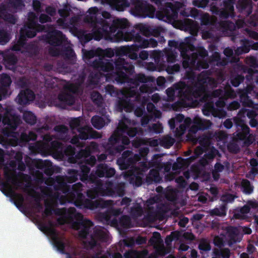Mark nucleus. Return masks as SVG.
I'll use <instances>...</instances> for the list:
<instances>
[{
  "instance_id": "obj_1",
  "label": "nucleus",
  "mask_w": 258,
  "mask_h": 258,
  "mask_svg": "<svg viewBox=\"0 0 258 258\" xmlns=\"http://www.w3.org/2000/svg\"><path fill=\"white\" fill-rule=\"evenodd\" d=\"M116 75L115 81L117 84H122L130 83L131 87L127 90V94L131 97L138 96L141 93L151 94L155 90V87L147 84H143L139 87L140 83H154L155 78L152 76H147L142 73L136 74L133 78H130L135 72V67L132 62L119 58L115 61Z\"/></svg>"
},
{
  "instance_id": "obj_2",
  "label": "nucleus",
  "mask_w": 258,
  "mask_h": 258,
  "mask_svg": "<svg viewBox=\"0 0 258 258\" xmlns=\"http://www.w3.org/2000/svg\"><path fill=\"white\" fill-rule=\"evenodd\" d=\"M55 214L58 216H62V217L57 219L60 224H72L73 227L79 231V237L83 239H86L91 229L94 225L91 220L84 219L83 215L77 212L74 207H70L68 209L57 208L55 211Z\"/></svg>"
},
{
  "instance_id": "obj_3",
  "label": "nucleus",
  "mask_w": 258,
  "mask_h": 258,
  "mask_svg": "<svg viewBox=\"0 0 258 258\" xmlns=\"http://www.w3.org/2000/svg\"><path fill=\"white\" fill-rule=\"evenodd\" d=\"M130 119L123 116L119 121L116 130L108 139L109 145H114L120 143L124 146L130 145L131 141L124 134L131 138H133L138 134L139 131L136 127H130L128 124H130Z\"/></svg>"
},
{
  "instance_id": "obj_4",
  "label": "nucleus",
  "mask_w": 258,
  "mask_h": 258,
  "mask_svg": "<svg viewBox=\"0 0 258 258\" xmlns=\"http://www.w3.org/2000/svg\"><path fill=\"white\" fill-rule=\"evenodd\" d=\"M99 57L95 58L90 64V66L94 69L98 71H102L104 72H109L114 70V74L112 75L113 79L115 80L116 75L115 61L119 58L123 59L125 61L128 62L122 57L123 56H118L116 54V56L118 58L113 61L112 59H107L104 58V56L111 57L114 55V52L111 48L106 49L105 50L99 48Z\"/></svg>"
},
{
  "instance_id": "obj_5",
  "label": "nucleus",
  "mask_w": 258,
  "mask_h": 258,
  "mask_svg": "<svg viewBox=\"0 0 258 258\" xmlns=\"http://www.w3.org/2000/svg\"><path fill=\"white\" fill-rule=\"evenodd\" d=\"M84 22L90 24L92 29L91 33H85L83 32L80 35L79 39L82 43H87L93 39L97 41H99L102 38L105 39L104 30H103L100 25V23L98 18L96 16H86L84 18Z\"/></svg>"
},
{
  "instance_id": "obj_6",
  "label": "nucleus",
  "mask_w": 258,
  "mask_h": 258,
  "mask_svg": "<svg viewBox=\"0 0 258 258\" xmlns=\"http://www.w3.org/2000/svg\"><path fill=\"white\" fill-rule=\"evenodd\" d=\"M74 196V204L80 209H87L94 210L98 208H106L112 204L111 200H103L102 199L92 201L85 198V196L82 192H72Z\"/></svg>"
},
{
  "instance_id": "obj_7",
  "label": "nucleus",
  "mask_w": 258,
  "mask_h": 258,
  "mask_svg": "<svg viewBox=\"0 0 258 258\" xmlns=\"http://www.w3.org/2000/svg\"><path fill=\"white\" fill-rule=\"evenodd\" d=\"M98 20L103 30H104L105 39L107 40L111 39L117 30L124 31L129 26V23L125 18L114 19L111 24L101 18H98Z\"/></svg>"
},
{
  "instance_id": "obj_8",
  "label": "nucleus",
  "mask_w": 258,
  "mask_h": 258,
  "mask_svg": "<svg viewBox=\"0 0 258 258\" xmlns=\"http://www.w3.org/2000/svg\"><path fill=\"white\" fill-rule=\"evenodd\" d=\"M136 44L131 46H122L116 50V55L118 56H125L128 58L136 60L138 58L137 52L139 48H147L149 47L148 39L144 38L140 34H137L135 38Z\"/></svg>"
},
{
  "instance_id": "obj_9",
  "label": "nucleus",
  "mask_w": 258,
  "mask_h": 258,
  "mask_svg": "<svg viewBox=\"0 0 258 258\" xmlns=\"http://www.w3.org/2000/svg\"><path fill=\"white\" fill-rule=\"evenodd\" d=\"M131 13L135 16L143 18L148 17L153 18L155 8L146 2L142 0H131Z\"/></svg>"
},
{
  "instance_id": "obj_10",
  "label": "nucleus",
  "mask_w": 258,
  "mask_h": 258,
  "mask_svg": "<svg viewBox=\"0 0 258 258\" xmlns=\"http://www.w3.org/2000/svg\"><path fill=\"white\" fill-rule=\"evenodd\" d=\"M78 132L79 135L74 136L70 141L71 143L77 147H83L85 146V143L80 142V140H86L91 139H99L101 137L99 133L88 125L84 126L83 128L78 129Z\"/></svg>"
},
{
  "instance_id": "obj_11",
  "label": "nucleus",
  "mask_w": 258,
  "mask_h": 258,
  "mask_svg": "<svg viewBox=\"0 0 258 258\" xmlns=\"http://www.w3.org/2000/svg\"><path fill=\"white\" fill-rule=\"evenodd\" d=\"M41 231L46 230L51 237L53 245L61 254L67 255L68 258H70V254L66 251L67 243L65 242V238L63 236H59L56 230L53 228L43 225L39 228Z\"/></svg>"
},
{
  "instance_id": "obj_12",
  "label": "nucleus",
  "mask_w": 258,
  "mask_h": 258,
  "mask_svg": "<svg viewBox=\"0 0 258 258\" xmlns=\"http://www.w3.org/2000/svg\"><path fill=\"white\" fill-rule=\"evenodd\" d=\"M234 122L237 128L235 140L237 141H243L244 144L247 146L251 144L252 142L249 137L250 128L245 121L242 119L236 118L234 119Z\"/></svg>"
},
{
  "instance_id": "obj_13",
  "label": "nucleus",
  "mask_w": 258,
  "mask_h": 258,
  "mask_svg": "<svg viewBox=\"0 0 258 258\" xmlns=\"http://www.w3.org/2000/svg\"><path fill=\"white\" fill-rule=\"evenodd\" d=\"M47 32L46 34L43 36V38L50 45L60 46L66 44L67 38L60 31L53 30Z\"/></svg>"
},
{
  "instance_id": "obj_14",
  "label": "nucleus",
  "mask_w": 258,
  "mask_h": 258,
  "mask_svg": "<svg viewBox=\"0 0 258 258\" xmlns=\"http://www.w3.org/2000/svg\"><path fill=\"white\" fill-rule=\"evenodd\" d=\"M46 184L53 186L55 191H60L64 194H70L71 192V187L67 184L64 176L57 175L54 178H51L46 181Z\"/></svg>"
},
{
  "instance_id": "obj_15",
  "label": "nucleus",
  "mask_w": 258,
  "mask_h": 258,
  "mask_svg": "<svg viewBox=\"0 0 258 258\" xmlns=\"http://www.w3.org/2000/svg\"><path fill=\"white\" fill-rule=\"evenodd\" d=\"M181 85L184 87L185 100L189 101L191 100L194 97H200L207 90V87L196 83L192 86H189L184 82V84H181Z\"/></svg>"
},
{
  "instance_id": "obj_16",
  "label": "nucleus",
  "mask_w": 258,
  "mask_h": 258,
  "mask_svg": "<svg viewBox=\"0 0 258 258\" xmlns=\"http://www.w3.org/2000/svg\"><path fill=\"white\" fill-rule=\"evenodd\" d=\"M184 82H180L175 84L173 87L168 88L166 90V93L168 99L170 101H173L176 96H177L181 100H185L184 87L181 85Z\"/></svg>"
},
{
  "instance_id": "obj_17",
  "label": "nucleus",
  "mask_w": 258,
  "mask_h": 258,
  "mask_svg": "<svg viewBox=\"0 0 258 258\" xmlns=\"http://www.w3.org/2000/svg\"><path fill=\"white\" fill-rule=\"evenodd\" d=\"M125 186L123 182L113 184L109 183L106 188V194L107 196L115 198L122 197L125 194Z\"/></svg>"
},
{
  "instance_id": "obj_18",
  "label": "nucleus",
  "mask_w": 258,
  "mask_h": 258,
  "mask_svg": "<svg viewBox=\"0 0 258 258\" xmlns=\"http://www.w3.org/2000/svg\"><path fill=\"white\" fill-rule=\"evenodd\" d=\"M107 239V234L105 231L100 228L95 227L93 233L91 235V238L89 244L91 248H94L97 245L98 241L106 242Z\"/></svg>"
},
{
  "instance_id": "obj_19",
  "label": "nucleus",
  "mask_w": 258,
  "mask_h": 258,
  "mask_svg": "<svg viewBox=\"0 0 258 258\" xmlns=\"http://www.w3.org/2000/svg\"><path fill=\"white\" fill-rule=\"evenodd\" d=\"M138 33L135 31L131 32H124V31L119 30L117 31L113 38L109 40L111 42H119L122 41H134L135 42V38Z\"/></svg>"
},
{
  "instance_id": "obj_20",
  "label": "nucleus",
  "mask_w": 258,
  "mask_h": 258,
  "mask_svg": "<svg viewBox=\"0 0 258 258\" xmlns=\"http://www.w3.org/2000/svg\"><path fill=\"white\" fill-rule=\"evenodd\" d=\"M195 46L192 44L187 45L185 43H182L180 45V50L181 55H184L186 59L189 62L191 67L194 68L196 67V64L198 59L197 58V54H195L194 52L191 54H188L187 52L189 49L194 50Z\"/></svg>"
},
{
  "instance_id": "obj_21",
  "label": "nucleus",
  "mask_w": 258,
  "mask_h": 258,
  "mask_svg": "<svg viewBox=\"0 0 258 258\" xmlns=\"http://www.w3.org/2000/svg\"><path fill=\"white\" fill-rule=\"evenodd\" d=\"M35 94L31 90L27 89L21 90L17 96L16 101L21 105H26L35 99Z\"/></svg>"
},
{
  "instance_id": "obj_22",
  "label": "nucleus",
  "mask_w": 258,
  "mask_h": 258,
  "mask_svg": "<svg viewBox=\"0 0 258 258\" xmlns=\"http://www.w3.org/2000/svg\"><path fill=\"white\" fill-rule=\"evenodd\" d=\"M49 28H38L37 27L31 26L24 25V27L21 29L20 33L23 34L26 38H32L34 37L37 32H47L49 30Z\"/></svg>"
},
{
  "instance_id": "obj_23",
  "label": "nucleus",
  "mask_w": 258,
  "mask_h": 258,
  "mask_svg": "<svg viewBox=\"0 0 258 258\" xmlns=\"http://www.w3.org/2000/svg\"><path fill=\"white\" fill-rule=\"evenodd\" d=\"M115 172L113 168L109 167L105 164L101 163L96 167V174L100 178H110L114 175Z\"/></svg>"
},
{
  "instance_id": "obj_24",
  "label": "nucleus",
  "mask_w": 258,
  "mask_h": 258,
  "mask_svg": "<svg viewBox=\"0 0 258 258\" xmlns=\"http://www.w3.org/2000/svg\"><path fill=\"white\" fill-rule=\"evenodd\" d=\"M35 166L36 168L43 171L47 176H51L54 173L52 163L49 160L39 159L35 162Z\"/></svg>"
},
{
  "instance_id": "obj_25",
  "label": "nucleus",
  "mask_w": 258,
  "mask_h": 258,
  "mask_svg": "<svg viewBox=\"0 0 258 258\" xmlns=\"http://www.w3.org/2000/svg\"><path fill=\"white\" fill-rule=\"evenodd\" d=\"M0 18L6 22L12 24H15L17 19L15 16L9 13V7L5 4L0 5Z\"/></svg>"
},
{
  "instance_id": "obj_26",
  "label": "nucleus",
  "mask_w": 258,
  "mask_h": 258,
  "mask_svg": "<svg viewBox=\"0 0 258 258\" xmlns=\"http://www.w3.org/2000/svg\"><path fill=\"white\" fill-rule=\"evenodd\" d=\"M236 8L239 12L248 16L252 12V3L251 0H239Z\"/></svg>"
},
{
  "instance_id": "obj_27",
  "label": "nucleus",
  "mask_w": 258,
  "mask_h": 258,
  "mask_svg": "<svg viewBox=\"0 0 258 258\" xmlns=\"http://www.w3.org/2000/svg\"><path fill=\"white\" fill-rule=\"evenodd\" d=\"M98 150V145L94 142H91L89 145L87 146L85 149H81L76 155L78 158L89 157L93 152Z\"/></svg>"
},
{
  "instance_id": "obj_28",
  "label": "nucleus",
  "mask_w": 258,
  "mask_h": 258,
  "mask_svg": "<svg viewBox=\"0 0 258 258\" xmlns=\"http://www.w3.org/2000/svg\"><path fill=\"white\" fill-rule=\"evenodd\" d=\"M111 201L112 202V204L109 207H106L105 208H108V210L106 212L102 213L101 215L102 218L105 221H110V218L112 217H116L122 213V211L120 208H114L112 207L113 202L112 201Z\"/></svg>"
},
{
  "instance_id": "obj_29",
  "label": "nucleus",
  "mask_w": 258,
  "mask_h": 258,
  "mask_svg": "<svg viewBox=\"0 0 258 258\" xmlns=\"http://www.w3.org/2000/svg\"><path fill=\"white\" fill-rule=\"evenodd\" d=\"M227 233L230 245L240 241L241 238L237 227L233 226L228 227L227 229Z\"/></svg>"
},
{
  "instance_id": "obj_30",
  "label": "nucleus",
  "mask_w": 258,
  "mask_h": 258,
  "mask_svg": "<svg viewBox=\"0 0 258 258\" xmlns=\"http://www.w3.org/2000/svg\"><path fill=\"white\" fill-rule=\"evenodd\" d=\"M162 181V177L160 176L159 171L155 169H152L147 175L145 182L148 184L160 183Z\"/></svg>"
},
{
  "instance_id": "obj_31",
  "label": "nucleus",
  "mask_w": 258,
  "mask_h": 258,
  "mask_svg": "<svg viewBox=\"0 0 258 258\" xmlns=\"http://www.w3.org/2000/svg\"><path fill=\"white\" fill-rule=\"evenodd\" d=\"M117 107L120 111L124 110L127 112H131L134 109L133 103L127 97L119 99L117 103Z\"/></svg>"
},
{
  "instance_id": "obj_32",
  "label": "nucleus",
  "mask_w": 258,
  "mask_h": 258,
  "mask_svg": "<svg viewBox=\"0 0 258 258\" xmlns=\"http://www.w3.org/2000/svg\"><path fill=\"white\" fill-rule=\"evenodd\" d=\"M91 99L93 103L98 107H101V114L103 115L106 113L104 106L103 98L100 93L97 91H93L91 94Z\"/></svg>"
},
{
  "instance_id": "obj_33",
  "label": "nucleus",
  "mask_w": 258,
  "mask_h": 258,
  "mask_svg": "<svg viewBox=\"0 0 258 258\" xmlns=\"http://www.w3.org/2000/svg\"><path fill=\"white\" fill-rule=\"evenodd\" d=\"M24 25L31 26H35L38 28H50L48 25H41L38 23V17L35 13L32 12L28 13L27 21Z\"/></svg>"
},
{
  "instance_id": "obj_34",
  "label": "nucleus",
  "mask_w": 258,
  "mask_h": 258,
  "mask_svg": "<svg viewBox=\"0 0 258 258\" xmlns=\"http://www.w3.org/2000/svg\"><path fill=\"white\" fill-rule=\"evenodd\" d=\"M108 3L118 11H123L130 6L128 0H107Z\"/></svg>"
},
{
  "instance_id": "obj_35",
  "label": "nucleus",
  "mask_w": 258,
  "mask_h": 258,
  "mask_svg": "<svg viewBox=\"0 0 258 258\" xmlns=\"http://www.w3.org/2000/svg\"><path fill=\"white\" fill-rule=\"evenodd\" d=\"M0 83L2 86L0 92L5 96V94L7 92V88L9 87L12 83L11 77L6 74L0 75Z\"/></svg>"
},
{
  "instance_id": "obj_36",
  "label": "nucleus",
  "mask_w": 258,
  "mask_h": 258,
  "mask_svg": "<svg viewBox=\"0 0 258 258\" xmlns=\"http://www.w3.org/2000/svg\"><path fill=\"white\" fill-rule=\"evenodd\" d=\"M78 153V152H76V148L71 145L67 146L64 150V153L67 156H70L69 160L71 163L79 162V160L82 161V158H78L76 156Z\"/></svg>"
},
{
  "instance_id": "obj_37",
  "label": "nucleus",
  "mask_w": 258,
  "mask_h": 258,
  "mask_svg": "<svg viewBox=\"0 0 258 258\" xmlns=\"http://www.w3.org/2000/svg\"><path fill=\"white\" fill-rule=\"evenodd\" d=\"M163 17H166L167 19L171 20L174 17H176L177 13L173 8L171 3H167V6L162 11Z\"/></svg>"
},
{
  "instance_id": "obj_38",
  "label": "nucleus",
  "mask_w": 258,
  "mask_h": 258,
  "mask_svg": "<svg viewBox=\"0 0 258 258\" xmlns=\"http://www.w3.org/2000/svg\"><path fill=\"white\" fill-rule=\"evenodd\" d=\"M67 175L64 176L68 183H73L80 178L79 171L75 169H68L67 170Z\"/></svg>"
},
{
  "instance_id": "obj_39",
  "label": "nucleus",
  "mask_w": 258,
  "mask_h": 258,
  "mask_svg": "<svg viewBox=\"0 0 258 258\" xmlns=\"http://www.w3.org/2000/svg\"><path fill=\"white\" fill-rule=\"evenodd\" d=\"M58 100L62 103L72 105L75 102V98L73 95L66 92H61L58 95Z\"/></svg>"
},
{
  "instance_id": "obj_40",
  "label": "nucleus",
  "mask_w": 258,
  "mask_h": 258,
  "mask_svg": "<svg viewBox=\"0 0 258 258\" xmlns=\"http://www.w3.org/2000/svg\"><path fill=\"white\" fill-rule=\"evenodd\" d=\"M212 74L210 70H205L202 71L197 77V82L196 83L201 84L202 85L207 87V82L208 81V77Z\"/></svg>"
},
{
  "instance_id": "obj_41",
  "label": "nucleus",
  "mask_w": 258,
  "mask_h": 258,
  "mask_svg": "<svg viewBox=\"0 0 258 258\" xmlns=\"http://www.w3.org/2000/svg\"><path fill=\"white\" fill-rule=\"evenodd\" d=\"M105 148L108 151L109 154L111 155L120 154L126 148L125 146L122 144H116L114 145H111L108 143Z\"/></svg>"
},
{
  "instance_id": "obj_42",
  "label": "nucleus",
  "mask_w": 258,
  "mask_h": 258,
  "mask_svg": "<svg viewBox=\"0 0 258 258\" xmlns=\"http://www.w3.org/2000/svg\"><path fill=\"white\" fill-rule=\"evenodd\" d=\"M61 56L66 60H69L71 63H74L76 60V54L74 50L70 48L67 47L61 51Z\"/></svg>"
},
{
  "instance_id": "obj_43",
  "label": "nucleus",
  "mask_w": 258,
  "mask_h": 258,
  "mask_svg": "<svg viewBox=\"0 0 258 258\" xmlns=\"http://www.w3.org/2000/svg\"><path fill=\"white\" fill-rule=\"evenodd\" d=\"M26 38L23 34L20 33L19 39L12 47L14 51H21L26 45Z\"/></svg>"
},
{
  "instance_id": "obj_44",
  "label": "nucleus",
  "mask_w": 258,
  "mask_h": 258,
  "mask_svg": "<svg viewBox=\"0 0 258 258\" xmlns=\"http://www.w3.org/2000/svg\"><path fill=\"white\" fill-rule=\"evenodd\" d=\"M144 175L142 171H138L132 175L131 182L137 186H141L143 183Z\"/></svg>"
},
{
  "instance_id": "obj_45",
  "label": "nucleus",
  "mask_w": 258,
  "mask_h": 258,
  "mask_svg": "<svg viewBox=\"0 0 258 258\" xmlns=\"http://www.w3.org/2000/svg\"><path fill=\"white\" fill-rule=\"evenodd\" d=\"M236 0H219L218 5L220 7L223 6V8L227 10L233 14L234 13V5Z\"/></svg>"
},
{
  "instance_id": "obj_46",
  "label": "nucleus",
  "mask_w": 258,
  "mask_h": 258,
  "mask_svg": "<svg viewBox=\"0 0 258 258\" xmlns=\"http://www.w3.org/2000/svg\"><path fill=\"white\" fill-rule=\"evenodd\" d=\"M79 166L80 169L79 171L80 179L82 182H84L85 178L89 174L91 169L89 166L85 165L82 162L80 163Z\"/></svg>"
},
{
  "instance_id": "obj_47",
  "label": "nucleus",
  "mask_w": 258,
  "mask_h": 258,
  "mask_svg": "<svg viewBox=\"0 0 258 258\" xmlns=\"http://www.w3.org/2000/svg\"><path fill=\"white\" fill-rule=\"evenodd\" d=\"M92 125L96 128L100 130L105 125V120L101 116L95 115L93 116L91 120Z\"/></svg>"
},
{
  "instance_id": "obj_48",
  "label": "nucleus",
  "mask_w": 258,
  "mask_h": 258,
  "mask_svg": "<svg viewBox=\"0 0 258 258\" xmlns=\"http://www.w3.org/2000/svg\"><path fill=\"white\" fill-rule=\"evenodd\" d=\"M189 166V162L186 159L182 158V157H178L177 158L176 162L174 163L173 165V169H184Z\"/></svg>"
},
{
  "instance_id": "obj_49",
  "label": "nucleus",
  "mask_w": 258,
  "mask_h": 258,
  "mask_svg": "<svg viewBox=\"0 0 258 258\" xmlns=\"http://www.w3.org/2000/svg\"><path fill=\"white\" fill-rule=\"evenodd\" d=\"M194 123H196L200 131H205L209 128L212 124L210 120L202 119L201 118H195Z\"/></svg>"
},
{
  "instance_id": "obj_50",
  "label": "nucleus",
  "mask_w": 258,
  "mask_h": 258,
  "mask_svg": "<svg viewBox=\"0 0 258 258\" xmlns=\"http://www.w3.org/2000/svg\"><path fill=\"white\" fill-rule=\"evenodd\" d=\"M175 140L170 136H166L159 140V145L165 148H170L174 143Z\"/></svg>"
},
{
  "instance_id": "obj_51",
  "label": "nucleus",
  "mask_w": 258,
  "mask_h": 258,
  "mask_svg": "<svg viewBox=\"0 0 258 258\" xmlns=\"http://www.w3.org/2000/svg\"><path fill=\"white\" fill-rule=\"evenodd\" d=\"M209 61L210 63L216 62L218 66H224L226 64L224 61L221 60L220 54L218 52H215L212 54L209 58Z\"/></svg>"
},
{
  "instance_id": "obj_52",
  "label": "nucleus",
  "mask_w": 258,
  "mask_h": 258,
  "mask_svg": "<svg viewBox=\"0 0 258 258\" xmlns=\"http://www.w3.org/2000/svg\"><path fill=\"white\" fill-rule=\"evenodd\" d=\"M23 119L27 123L33 125L36 122V116L31 111H26L23 113Z\"/></svg>"
},
{
  "instance_id": "obj_53",
  "label": "nucleus",
  "mask_w": 258,
  "mask_h": 258,
  "mask_svg": "<svg viewBox=\"0 0 258 258\" xmlns=\"http://www.w3.org/2000/svg\"><path fill=\"white\" fill-rule=\"evenodd\" d=\"M4 61L6 67L13 68L16 64L18 59L15 55L11 54L7 55L4 57Z\"/></svg>"
},
{
  "instance_id": "obj_54",
  "label": "nucleus",
  "mask_w": 258,
  "mask_h": 258,
  "mask_svg": "<svg viewBox=\"0 0 258 258\" xmlns=\"http://www.w3.org/2000/svg\"><path fill=\"white\" fill-rule=\"evenodd\" d=\"M242 70L243 73L247 74L244 77L246 80L248 82L252 81L253 80V75L257 73V71L246 66H243Z\"/></svg>"
},
{
  "instance_id": "obj_55",
  "label": "nucleus",
  "mask_w": 258,
  "mask_h": 258,
  "mask_svg": "<svg viewBox=\"0 0 258 258\" xmlns=\"http://www.w3.org/2000/svg\"><path fill=\"white\" fill-rule=\"evenodd\" d=\"M132 153V151L130 150H126L123 152L122 156L124 159L121 161V163L120 164V167L122 169H126L129 167V162L130 159H127L126 160V158L130 156Z\"/></svg>"
},
{
  "instance_id": "obj_56",
  "label": "nucleus",
  "mask_w": 258,
  "mask_h": 258,
  "mask_svg": "<svg viewBox=\"0 0 258 258\" xmlns=\"http://www.w3.org/2000/svg\"><path fill=\"white\" fill-rule=\"evenodd\" d=\"M226 205H222L219 208H214L210 211V215L214 216H225L226 214Z\"/></svg>"
},
{
  "instance_id": "obj_57",
  "label": "nucleus",
  "mask_w": 258,
  "mask_h": 258,
  "mask_svg": "<svg viewBox=\"0 0 258 258\" xmlns=\"http://www.w3.org/2000/svg\"><path fill=\"white\" fill-rule=\"evenodd\" d=\"M131 219L127 215H123L119 219V225L123 228H131Z\"/></svg>"
},
{
  "instance_id": "obj_58",
  "label": "nucleus",
  "mask_w": 258,
  "mask_h": 258,
  "mask_svg": "<svg viewBox=\"0 0 258 258\" xmlns=\"http://www.w3.org/2000/svg\"><path fill=\"white\" fill-rule=\"evenodd\" d=\"M243 192L246 195H250L253 191V186L247 179H244L242 182Z\"/></svg>"
},
{
  "instance_id": "obj_59",
  "label": "nucleus",
  "mask_w": 258,
  "mask_h": 258,
  "mask_svg": "<svg viewBox=\"0 0 258 258\" xmlns=\"http://www.w3.org/2000/svg\"><path fill=\"white\" fill-rule=\"evenodd\" d=\"M244 80V76L242 75L237 74L236 75H233L230 78V83L231 85L235 87H238L240 83L243 82Z\"/></svg>"
},
{
  "instance_id": "obj_60",
  "label": "nucleus",
  "mask_w": 258,
  "mask_h": 258,
  "mask_svg": "<svg viewBox=\"0 0 258 258\" xmlns=\"http://www.w3.org/2000/svg\"><path fill=\"white\" fill-rule=\"evenodd\" d=\"M183 25L185 27V29L190 31H194L198 28V25L196 21L186 19L183 22Z\"/></svg>"
},
{
  "instance_id": "obj_61",
  "label": "nucleus",
  "mask_w": 258,
  "mask_h": 258,
  "mask_svg": "<svg viewBox=\"0 0 258 258\" xmlns=\"http://www.w3.org/2000/svg\"><path fill=\"white\" fill-rule=\"evenodd\" d=\"M212 115L219 118L225 117L227 115V112L223 108L216 109L213 106H212Z\"/></svg>"
},
{
  "instance_id": "obj_62",
  "label": "nucleus",
  "mask_w": 258,
  "mask_h": 258,
  "mask_svg": "<svg viewBox=\"0 0 258 258\" xmlns=\"http://www.w3.org/2000/svg\"><path fill=\"white\" fill-rule=\"evenodd\" d=\"M198 248L201 251H208L211 249V247L207 240L206 239H202L200 241Z\"/></svg>"
},
{
  "instance_id": "obj_63",
  "label": "nucleus",
  "mask_w": 258,
  "mask_h": 258,
  "mask_svg": "<svg viewBox=\"0 0 258 258\" xmlns=\"http://www.w3.org/2000/svg\"><path fill=\"white\" fill-rule=\"evenodd\" d=\"M143 212V208L139 204H137L131 208V214L135 217L142 216Z\"/></svg>"
},
{
  "instance_id": "obj_64",
  "label": "nucleus",
  "mask_w": 258,
  "mask_h": 258,
  "mask_svg": "<svg viewBox=\"0 0 258 258\" xmlns=\"http://www.w3.org/2000/svg\"><path fill=\"white\" fill-rule=\"evenodd\" d=\"M10 7L14 9L22 8L24 6L22 0H6Z\"/></svg>"
}]
</instances>
